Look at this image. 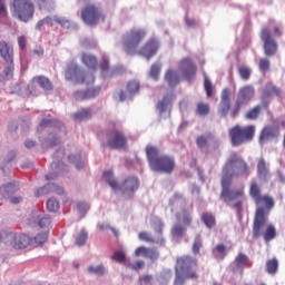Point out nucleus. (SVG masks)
I'll list each match as a JSON object with an SVG mask.
<instances>
[{
	"label": "nucleus",
	"mask_w": 285,
	"mask_h": 285,
	"mask_svg": "<svg viewBox=\"0 0 285 285\" xmlns=\"http://www.w3.org/2000/svg\"><path fill=\"white\" fill-rule=\"evenodd\" d=\"M146 156L153 171L170 175L175 170L174 158L167 155H159V150L156 147L147 146Z\"/></svg>",
	"instance_id": "obj_3"
},
{
	"label": "nucleus",
	"mask_w": 285,
	"mask_h": 285,
	"mask_svg": "<svg viewBox=\"0 0 285 285\" xmlns=\"http://www.w3.org/2000/svg\"><path fill=\"white\" fill-rule=\"evenodd\" d=\"M160 70H161V67L158 63H154L149 72L151 79H155V81H157L160 75Z\"/></svg>",
	"instance_id": "obj_56"
},
{
	"label": "nucleus",
	"mask_w": 285,
	"mask_h": 285,
	"mask_svg": "<svg viewBox=\"0 0 285 285\" xmlns=\"http://www.w3.org/2000/svg\"><path fill=\"white\" fill-rule=\"evenodd\" d=\"M48 242V232H42L32 238L33 246H43Z\"/></svg>",
	"instance_id": "obj_43"
},
{
	"label": "nucleus",
	"mask_w": 285,
	"mask_h": 285,
	"mask_svg": "<svg viewBox=\"0 0 285 285\" xmlns=\"http://www.w3.org/2000/svg\"><path fill=\"white\" fill-rule=\"evenodd\" d=\"M264 41V49L267 56H274L277 51V43L272 39V33L268 29H263L261 35Z\"/></svg>",
	"instance_id": "obj_19"
},
{
	"label": "nucleus",
	"mask_w": 285,
	"mask_h": 285,
	"mask_svg": "<svg viewBox=\"0 0 285 285\" xmlns=\"http://www.w3.org/2000/svg\"><path fill=\"white\" fill-rule=\"evenodd\" d=\"M145 37L146 31L144 29L134 28L127 31L121 37V46L124 51L129 56L139 53L140 56H144L149 60L153 56L157 53L159 43L157 39H150L140 50H138L139 45L145 39Z\"/></svg>",
	"instance_id": "obj_2"
},
{
	"label": "nucleus",
	"mask_w": 285,
	"mask_h": 285,
	"mask_svg": "<svg viewBox=\"0 0 285 285\" xmlns=\"http://www.w3.org/2000/svg\"><path fill=\"white\" fill-rule=\"evenodd\" d=\"M0 242H3L7 246H11L14 250H23V248L32 246V238L28 234L7 230L0 232Z\"/></svg>",
	"instance_id": "obj_7"
},
{
	"label": "nucleus",
	"mask_w": 285,
	"mask_h": 285,
	"mask_svg": "<svg viewBox=\"0 0 285 285\" xmlns=\"http://www.w3.org/2000/svg\"><path fill=\"white\" fill-rule=\"evenodd\" d=\"M256 132L254 125L242 127L239 125L234 126L229 129V137L233 147H239L242 145L252 142Z\"/></svg>",
	"instance_id": "obj_6"
},
{
	"label": "nucleus",
	"mask_w": 285,
	"mask_h": 285,
	"mask_svg": "<svg viewBox=\"0 0 285 285\" xmlns=\"http://www.w3.org/2000/svg\"><path fill=\"white\" fill-rule=\"evenodd\" d=\"M202 246H203V243L200 240V237H196L194 245H193V253L195 255L199 254Z\"/></svg>",
	"instance_id": "obj_61"
},
{
	"label": "nucleus",
	"mask_w": 285,
	"mask_h": 285,
	"mask_svg": "<svg viewBox=\"0 0 285 285\" xmlns=\"http://www.w3.org/2000/svg\"><path fill=\"white\" fill-rule=\"evenodd\" d=\"M151 225L155 229V233L158 234V238H163L164 223L159 218L155 217L151 220Z\"/></svg>",
	"instance_id": "obj_50"
},
{
	"label": "nucleus",
	"mask_w": 285,
	"mask_h": 285,
	"mask_svg": "<svg viewBox=\"0 0 285 285\" xmlns=\"http://www.w3.org/2000/svg\"><path fill=\"white\" fill-rule=\"evenodd\" d=\"M271 68V62L266 58H261L259 59V70L261 72H267Z\"/></svg>",
	"instance_id": "obj_57"
},
{
	"label": "nucleus",
	"mask_w": 285,
	"mask_h": 285,
	"mask_svg": "<svg viewBox=\"0 0 285 285\" xmlns=\"http://www.w3.org/2000/svg\"><path fill=\"white\" fill-rule=\"evenodd\" d=\"M151 281H153V276L149 274L142 275L139 278V282H142L145 285H150Z\"/></svg>",
	"instance_id": "obj_64"
},
{
	"label": "nucleus",
	"mask_w": 285,
	"mask_h": 285,
	"mask_svg": "<svg viewBox=\"0 0 285 285\" xmlns=\"http://www.w3.org/2000/svg\"><path fill=\"white\" fill-rule=\"evenodd\" d=\"M126 89L128 95H136L139 90V83L136 80H131L127 83Z\"/></svg>",
	"instance_id": "obj_53"
},
{
	"label": "nucleus",
	"mask_w": 285,
	"mask_h": 285,
	"mask_svg": "<svg viewBox=\"0 0 285 285\" xmlns=\"http://www.w3.org/2000/svg\"><path fill=\"white\" fill-rule=\"evenodd\" d=\"M230 110V89L225 88L222 91L220 104L218 106V112L220 117H227Z\"/></svg>",
	"instance_id": "obj_20"
},
{
	"label": "nucleus",
	"mask_w": 285,
	"mask_h": 285,
	"mask_svg": "<svg viewBox=\"0 0 285 285\" xmlns=\"http://www.w3.org/2000/svg\"><path fill=\"white\" fill-rule=\"evenodd\" d=\"M279 262L277 258H271L266 263V271L269 275H275L278 272Z\"/></svg>",
	"instance_id": "obj_40"
},
{
	"label": "nucleus",
	"mask_w": 285,
	"mask_h": 285,
	"mask_svg": "<svg viewBox=\"0 0 285 285\" xmlns=\"http://www.w3.org/2000/svg\"><path fill=\"white\" fill-rule=\"evenodd\" d=\"M176 219L183 224L184 227H190L193 224V216L187 209L176 214Z\"/></svg>",
	"instance_id": "obj_24"
},
{
	"label": "nucleus",
	"mask_w": 285,
	"mask_h": 285,
	"mask_svg": "<svg viewBox=\"0 0 285 285\" xmlns=\"http://www.w3.org/2000/svg\"><path fill=\"white\" fill-rule=\"evenodd\" d=\"M111 258H112V261H115L116 263H119V264H126L127 263L126 255L121 250L115 252L112 254Z\"/></svg>",
	"instance_id": "obj_54"
},
{
	"label": "nucleus",
	"mask_w": 285,
	"mask_h": 285,
	"mask_svg": "<svg viewBox=\"0 0 285 285\" xmlns=\"http://www.w3.org/2000/svg\"><path fill=\"white\" fill-rule=\"evenodd\" d=\"M186 279H190L189 277H186L185 274L181 272H176V278L174 282V285H184Z\"/></svg>",
	"instance_id": "obj_58"
},
{
	"label": "nucleus",
	"mask_w": 285,
	"mask_h": 285,
	"mask_svg": "<svg viewBox=\"0 0 285 285\" xmlns=\"http://www.w3.org/2000/svg\"><path fill=\"white\" fill-rule=\"evenodd\" d=\"M187 232V227L180 224H175L171 228V236L175 238H181Z\"/></svg>",
	"instance_id": "obj_41"
},
{
	"label": "nucleus",
	"mask_w": 285,
	"mask_h": 285,
	"mask_svg": "<svg viewBox=\"0 0 285 285\" xmlns=\"http://www.w3.org/2000/svg\"><path fill=\"white\" fill-rule=\"evenodd\" d=\"M178 70L186 81H191L197 72V66L189 57H186L178 62Z\"/></svg>",
	"instance_id": "obj_11"
},
{
	"label": "nucleus",
	"mask_w": 285,
	"mask_h": 285,
	"mask_svg": "<svg viewBox=\"0 0 285 285\" xmlns=\"http://www.w3.org/2000/svg\"><path fill=\"white\" fill-rule=\"evenodd\" d=\"M0 57L4 63L14 61V45L6 40H0Z\"/></svg>",
	"instance_id": "obj_18"
},
{
	"label": "nucleus",
	"mask_w": 285,
	"mask_h": 285,
	"mask_svg": "<svg viewBox=\"0 0 285 285\" xmlns=\"http://www.w3.org/2000/svg\"><path fill=\"white\" fill-rule=\"evenodd\" d=\"M81 16L87 24L92 26L101 19V11L97 7L89 4L82 10Z\"/></svg>",
	"instance_id": "obj_14"
},
{
	"label": "nucleus",
	"mask_w": 285,
	"mask_h": 285,
	"mask_svg": "<svg viewBox=\"0 0 285 285\" xmlns=\"http://www.w3.org/2000/svg\"><path fill=\"white\" fill-rule=\"evenodd\" d=\"M196 145L198 146V148H205L208 146V137L202 135L199 137H197L196 139Z\"/></svg>",
	"instance_id": "obj_59"
},
{
	"label": "nucleus",
	"mask_w": 285,
	"mask_h": 285,
	"mask_svg": "<svg viewBox=\"0 0 285 285\" xmlns=\"http://www.w3.org/2000/svg\"><path fill=\"white\" fill-rule=\"evenodd\" d=\"M254 95H255V89L250 85H247L239 89L237 99L230 110V117H233V119H236L237 115H239L242 110V107L246 106L250 101V99L254 97Z\"/></svg>",
	"instance_id": "obj_9"
},
{
	"label": "nucleus",
	"mask_w": 285,
	"mask_h": 285,
	"mask_svg": "<svg viewBox=\"0 0 285 285\" xmlns=\"http://www.w3.org/2000/svg\"><path fill=\"white\" fill-rule=\"evenodd\" d=\"M259 205H264L266 207V209L268 212H271L275 206V202H274L273 197H271L268 195H264L259 199Z\"/></svg>",
	"instance_id": "obj_46"
},
{
	"label": "nucleus",
	"mask_w": 285,
	"mask_h": 285,
	"mask_svg": "<svg viewBox=\"0 0 285 285\" xmlns=\"http://www.w3.org/2000/svg\"><path fill=\"white\" fill-rule=\"evenodd\" d=\"M249 175L250 169L248 164L237 153H232L222 170L220 199L226 204L236 202L233 205V208L236 209L238 214H240L243 208L245 191L244 188L230 187L233 185V179L240 177L248 178Z\"/></svg>",
	"instance_id": "obj_1"
},
{
	"label": "nucleus",
	"mask_w": 285,
	"mask_h": 285,
	"mask_svg": "<svg viewBox=\"0 0 285 285\" xmlns=\"http://www.w3.org/2000/svg\"><path fill=\"white\" fill-rule=\"evenodd\" d=\"M213 256L216 261H224L227 256L226 246L224 244H217L215 248H213Z\"/></svg>",
	"instance_id": "obj_29"
},
{
	"label": "nucleus",
	"mask_w": 285,
	"mask_h": 285,
	"mask_svg": "<svg viewBox=\"0 0 285 285\" xmlns=\"http://www.w3.org/2000/svg\"><path fill=\"white\" fill-rule=\"evenodd\" d=\"M276 235L275 226L273 224L267 225V215L264 207H258L253 224V238L263 237L265 243H269L275 239Z\"/></svg>",
	"instance_id": "obj_4"
},
{
	"label": "nucleus",
	"mask_w": 285,
	"mask_h": 285,
	"mask_svg": "<svg viewBox=\"0 0 285 285\" xmlns=\"http://www.w3.org/2000/svg\"><path fill=\"white\" fill-rule=\"evenodd\" d=\"M104 179L105 181L109 185V187L112 190H118L119 189V184L117 183L116 179H114V174L112 171L108 170L104 173Z\"/></svg>",
	"instance_id": "obj_38"
},
{
	"label": "nucleus",
	"mask_w": 285,
	"mask_h": 285,
	"mask_svg": "<svg viewBox=\"0 0 285 285\" xmlns=\"http://www.w3.org/2000/svg\"><path fill=\"white\" fill-rule=\"evenodd\" d=\"M12 193H17V185L13 183L0 187V195H2V197H7V195H12Z\"/></svg>",
	"instance_id": "obj_48"
},
{
	"label": "nucleus",
	"mask_w": 285,
	"mask_h": 285,
	"mask_svg": "<svg viewBox=\"0 0 285 285\" xmlns=\"http://www.w3.org/2000/svg\"><path fill=\"white\" fill-rule=\"evenodd\" d=\"M202 222L206 225L208 229H212L216 225V219L212 213L205 212L202 215Z\"/></svg>",
	"instance_id": "obj_39"
},
{
	"label": "nucleus",
	"mask_w": 285,
	"mask_h": 285,
	"mask_svg": "<svg viewBox=\"0 0 285 285\" xmlns=\"http://www.w3.org/2000/svg\"><path fill=\"white\" fill-rule=\"evenodd\" d=\"M249 195L255 200L256 205H259V199L263 197L261 194L259 185L256 181H252Z\"/></svg>",
	"instance_id": "obj_36"
},
{
	"label": "nucleus",
	"mask_w": 285,
	"mask_h": 285,
	"mask_svg": "<svg viewBox=\"0 0 285 285\" xmlns=\"http://www.w3.org/2000/svg\"><path fill=\"white\" fill-rule=\"evenodd\" d=\"M73 83L77 86L81 83H85L86 86H90V83H95V73L90 71H81L77 67H75Z\"/></svg>",
	"instance_id": "obj_17"
},
{
	"label": "nucleus",
	"mask_w": 285,
	"mask_h": 285,
	"mask_svg": "<svg viewBox=\"0 0 285 285\" xmlns=\"http://www.w3.org/2000/svg\"><path fill=\"white\" fill-rule=\"evenodd\" d=\"M257 175L262 179H266L269 175V170L264 158H261L257 164Z\"/></svg>",
	"instance_id": "obj_33"
},
{
	"label": "nucleus",
	"mask_w": 285,
	"mask_h": 285,
	"mask_svg": "<svg viewBox=\"0 0 285 285\" xmlns=\"http://www.w3.org/2000/svg\"><path fill=\"white\" fill-rule=\"evenodd\" d=\"M10 13L8 12V4L6 0H0V21H8Z\"/></svg>",
	"instance_id": "obj_49"
},
{
	"label": "nucleus",
	"mask_w": 285,
	"mask_h": 285,
	"mask_svg": "<svg viewBox=\"0 0 285 285\" xmlns=\"http://www.w3.org/2000/svg\"><path fill=\"white\" fill-rule=\"evenodd\" d=\"M262 112V106L257 105L254 108L249 109L246 112V119H249L250 121H255V119H258L259 115Z\"/></svg>",
	"instance_id": "obj_42"
},
{
	"label": "nucleus",
	"mask_w": 285,
	"mask_h": 285,
	"mask_svg": "<svg viewBox=\"0 0 285 285\" xmlns=\"http://www.w3.org/2000/svg\"><path fill=\"white\" fill-rule=\"evenodd\" d=\"M87 272L89 275H96V276H105L106 275V266H104V264H99V265H90L87 268Z\"/></svg>",
	"instance_id": "obj_34"
},
{
	"label": "nucleus",
	"mask_w": 285,
	"mask_h": 285,
	"mask_svg": "<svg viewBox=\"0 0 285 285\" xmlns=\"http://www.w3.org/2000/svg\"><path fill=\"white\" fill-rule=\"evenodd\" d=\"M18 46H19L20 50H26V48H27V38H26V36H19L18 37Z\"/></svg>",
	"instance_id": "obj_63"
},
{
	"label": "nucleus",
	"mask_w": 285,
	"mask_h": 285,
	"mask_svg": "<svg viewBox=\"0 0 285 285\" xmlns=\"http://www.w3.org/2000/svg\"><path fill=\"white\" fill-rule=\"evenodd\" d=\"M10 8L12 17L22 23L35 19V2L32 0H12Z\"/></svg>",
	"instance_id": "obj_5"
},
{
	"label": "nucleus",
	"mask_w": 285,
	"mask_h": 285,
	"mask_svg": "<svg viewBox=\"0 0 285 285\" xmlns=\"http://www.w3.org/2000/svg\"><path fill=\"white\" fill-rule=\"evenodd\" d=\"M165 81L168 83L169 88H175L180 82L179 75L173 69H168L165 73Z\"/></svg>",
	"instance_id": "obj_23"
},
{
	"label": "nucleus",
	"mask_w": 285,
	"mask_h": 285,
	"mask_svg": "<svg viewBox=\"0 0 285 285\" xmlns=\"http://www.w3.org/2000/svg\"><path fill=\"white\" fill-rule=\"evenodd\" d=\"M82 62L90 68V70H97L99 62L97 61V57L88 53L82 55Z\"/></svg>",
	"instance_id": "obj_28"
},
{
	"label": "nucleus",
	"mask_w": 285,
	"mask_h": 285,
	"mask_svg": "<svg viewBox=\"0 0 285 285\" xmlns=\"http://www.w3.org/2000/svg\"><path fill=\"white\" fill-rule=\"evenodd\" d=\"M239 76L244 79V81H248L250 79L252 69L246 66H242L238 68Z\"/></svg>",
	"instance_id": "obj_51"
},
{
	"label": "nucleus",
	"mask_w": 285,
	"mask_h": 285,
	"mask_svg": "<svg viewBox=\"0 0 285 285\" xmlns=\"http://www.w3.org/2000/svg\"><path fill=\"white\" fill-rule=\"evenodd\" d=\"M253 263L250 262L249 257L244 254L239 253L234 262L230 264V269L233 274H240L243 275L245 268H250Z\"/></svg>",
	"instance_id": "obj_12"
},
{
	"label": "nucleus",
	"mask_w": 285,
	"mask_h": 285,
	"mask_svg": "<svg viewBox=\"0 0 285 285\" xmlns=\"http://www.w3.org/2000/svg\"><path fill=\"white\" fill-rule=\"evenodd\" d=\"M159 257V253L155 248H148L146 258H149L150 261H157Z\"/></svg>",
	"instance_id": "obj_60"
},
{
	"label": "nucleus",
	"mask_w": 285,
	"mask_h": 285,
	"mask_svg": "<svg viewBox=\"0 0 285 285\" xmlns=\"http://www.w3.org/2000/svg\"><path fill=\"white\" fill-rule=\"evenodd\" d=\"M204 88L207 97H213L214 95V87L210 82V80L205 76L204 78Z\"/></svg>",
	"instance_id": "obj_55"
},
{
	"label": "nucleus",
	"mask_w": 285,
	"mask_h": 285,
	"mask_svg": "<svg viewBox=\"0 0 285 285\" xmlns=\"http://www.w3.org/2000/svg\"><path fill=\"white\" fill-rule=\"evenodd\" d=\"M105 146L111 150H126L127 149V138L118 129H111L106 134Z\"/></svg>",
	"instance_id": "obj_10"
},
{
	"label": "nucleus",
	"mask_w": 285,
	"mask_h": 285,
	"mask_svg": "<svg viewBox=\"0 0 285 285\" xmlns=\"http://www.w3.org/2000/svg\"><path fill=\"white\" fill-rule=\"evenodd\" d=\"M46 190H51V193L63 195V188L55 184H47L45 187L38 189L37 193L38 195H46Z\"/></svg>",
	"instance_id": "obj_31"
},
{
	"label": "nucleus",
	"mask_w": 285,
	"mask_h": 285,
	"mask_svg": "<svg viewBox=\"0 0 285 285\" xmlns=\"http://www.w3.org/2000/svg\"><path fill=\"white\" fill-rule=\"evenodd\" d=\"M57 23L59 26H66V23H68V20H65L63 18H59L57 16H47L37 22L36 29L41 30L43 26L52 27V26H57Z\"/></svg>",
	"instance_id": "obj_21"
},
{
	"label": "nucleus",
	"mask_w": 285,
	"mask_h": 285,
	"mask_svg": "<svg viewBox=\"0 0 285 285\" xmlns=\"http://www.w3.org/2000/svg\"><path fill=\"white\" fill-rule=\"evenodd\" d=\"M86 242H88V232L86 229H81L76 236V246H85Z\"/></svg>",
	"instance_id": "obj_47"
},
{
	"label": "nucleus",
	"mask_w": 285,
	"mask_h": 285,
	"mask_svg": "<svg viewBox=\"0 0 285 285\" xmlns=\"http://www.w3.org/2000/svg\"><path fill=\"white\" fill-rule=\"evenodd\" d=\"M0 77L2 81H8L14 77V61L4 62V69Z\"/></svg>",
	"instance_id": "obj_26"
},
{
	"label": "nucleus",
	"mask_w": 285,
	"mask_h": 285,
	"mask_svg": "<svg viewBox=\"0 0 285 285\" xmlns=\"http://www.w3.org/2000/svg\"><path fill=\"white\" fill-rule=\"evenodd\" d=\"M38 8L39 10H47L50 12L55 10V0H38Z\"/></svg>",
	"instance_id": "obj_44"
},
{
	"label": "nucleus",
	"mask_w": 285,
	"mask_h": 285,
	"mask_svg": "<svg viewBox=\"0 0 285 285\" xmlns=\"http://www.w3.org/2000/svg\"><path fill=\"white\" fill-rule=\"evenodd\" d=\"M210 114V106L207 102L198 101L195 109L197 117H207Z\"/></svg>",
	"instance_id": "obj_27"
},
{
	"label": "nucleus",
	"mask_w": 285,
	"mask_h": 285,
	"mask_svg": "<svg viewBox=\"0 0 285 285\" xmlns=\"http://www.w3.org/2000/svg\"><path fill=\"white\" fill-rule=\"evenodd\" d=\"M139 189V179L136 176H128L124 179L120 185V190L122 195L127 197H132L134 194Z\"/></svg>",
	"instance_id": "obj_13"
},
{
	"label": "nucleus",
	"mask_w": 285,
	"mask_h": 285,
	"mask_svg": "<svg viewBox=\"0 0 285 285\" xmlns=\"http://www.w3.org/2000/svg\"><path fill=\"white\" fill-rule=\"evenodd\" d=\"M281 90L272 83L266 85L263 91V99H269V97H279Z\"/></svg>",
	"instance_id": "obj_30"
},
{
	"label": "nucleus",
	"mask_w": 285,
	"mask_h": 285,
	"mask_svg": "<svg viewBox=\"0 0 285 285\" xmlns=\"http://www.w3.org/2000/svg\"><path fill=\"white\" fill-rule=\"evenodd\" d=\"M90 117H92V110L90 108L80 109L73 115V119L76 121H83L86 119H90Z\"/></svg>",
	"instance_id": "obj_37"
},
{
	"label": "nucleus",
	"mask_w": 285,
	"mask_h": 285,
	"mask_svg": "<svg viewBox=\"0 0 285 285\" xmlns=\"http://www.w3.org/2000/svg\"><path fill=\"white\" fill-rule=\"evenodd\" d=\"M197 258L189 255H183L180 257H177L175 272L181 273L183 275H185L186 278L197 279L198 274L195 269L197 268Z\"/></svg>",
	"instance_id": "obj_8"
},
{
	"label": "nucleus",
	"mask_w": 285,
	"mask_h": 285,
	"mask_svg": "<svg viewBox=\"0 0 285 285\" xmlns=\"http://www.w3.org/2000/svg\"><path fill=\"white\" fill-rule=\"evenodd\" d=\"M88 210H90V206L86 202H78L76 205V212L78 214V219L81 220L86 217V214H88Z\"/></svg>",
	"instance_id": "obj_35"
},
{
	"label": "nucleus",
	"mask_w": 285,
	"mask_h": 285,
	"mask_svg": "<svg viewBox=\"0 0 285 285\" xmlns=\"http://www.w3.org/2000/svg\"><path fill=\"white\" fill-rule=\"evenodd\" d=\"M99 92H101V88L97 87L94 89H88L87 91H77L75 92L73 97L76 101H85V99H95Z\"/></svg>",
	"instance_id": "obj_22"
},
{
	"label": "nucleus",
	"mask_w": 285,
	"mask_h": 285,
	"mask_svg": "<svg viewBox=\"0 0 285 285\" xmlns=\"http://www.w3.org/2000/svg\"><path fill=\"white\" fill-rule=\"evenodd\" d=\"M35 83H38V86H40V88H42V90H47L50 91L52 90L53 85L52 81H50V79L46 76H35L31 79V82L28 85L27 90L32 94L36 92L37 87L35 86Z\"/></svg>",
	"instance_id": "obj_15"
},
{
	"label": "nucleus",
	"mask_w": 285,
	"mask_h": 285,
	"mask_svg": "<svg viewBox=\"0 0 285 285\" xmlns=\"http://www.w3.org/2000/svg\"><path fill=\"white\" fill-rule=\"evenodd\" d=\"M139 240L148 243V244H157L163 246L165 240L163 237L154 238L149 233L147 232H140L138 235Z\"/></svg>",
	"instance_id": "obj_25"
},
{
	"label": "nucleus",
	"mask_w": 285,
	"mask_h": 285,
	"mask_svg": "<svg viewBox=\"0 0 285 285\" xmlns=\"http://www.w3.org/2000/svg\"><path fill=\"white\" fill-rule=\"evenodd\" d=\"M278 136H279V129L275 126L267 125L262 129L258 138V142L263 147L269 141H272V139H277Z\"/></svg>",
	"instance_id": "obj_16"
},
{
	"label": "nucleus",
	"mask_w": 285,
	"mask_h": 285,
	"mask_svg": "<svg viewBox=\"0 0 285 285\" xmlns=\"http://www.w3.org/2000/svg\"><path fill=\"white\" fill-rule=\"evenodd\" d=\"M47 209L49 213H57V210H59V202L55 198H49L47 200Z\"/></svg>",
	"instance_id": "obj_52"
},
{
	"label": "nucleus",
	"mask_w": 285,
	"mask_h": 285,
	"mask_svg": "<svg viewBox=\"0 0 285 285\" xmlns=\"http://www.w3.org/2000/svg\"><path fill=\"white\" fill-rule=\"evenodd\" d=\"M148 249H149L148 247L139 246V247L136 249L135 255H136L137 257H139V256L146 257V256H147V253H148Z\"/></svg>",
	"instance_id": "obj_62"
},
{
	"label": "nucleus",
	"mask_w": 285,
	"mask_h": 285,
	"mask_svg": "<svg viewBox=\"0 0 285 285\" xmlns=\"http://www.w3.org/2000/svg\"><path fill=\"white\" fill-rule=\"evenodd\" d=\"M50 218L49 216H37V218L33 220V224H36L37 226H39V228H48V226H50Z\"/></svg>",
	"instance_id": "obj_45"
},
{
	"label": "nucleus",
	"mask_w": 285,
	"mask_h": 285,
	"mask_svg": "<svg viewBox=\"0 0 285 285\" xmlns=\"http://www.w3.org/2000/svg\"><path fill=\"white\" fill-rule=\"evenodd\" d=\"M171 101H173V96H164V98L161 100H159L156 105L157 110H159V112H166L167 108H169V106H171Z\"/></svg>",
	"instance_id": "obj_32"
}]
</instances>
